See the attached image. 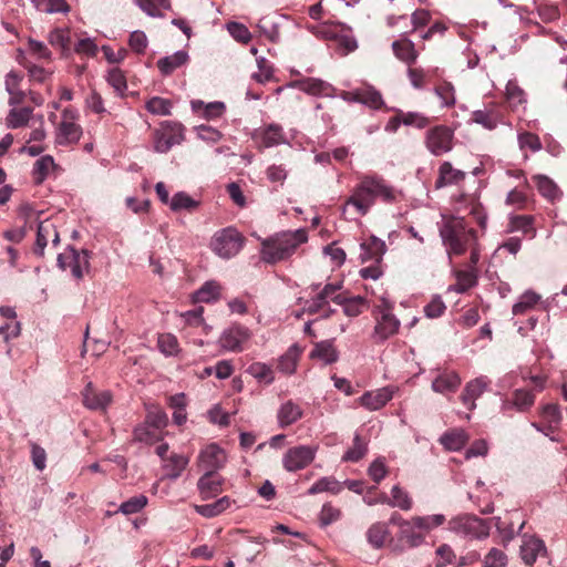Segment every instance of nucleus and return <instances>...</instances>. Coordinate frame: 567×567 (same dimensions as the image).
Instances as JSON below:
<instances>
[{"label": "nucleus", "instance_id": "obj_5", "mask_svg": "<svg viewBox=\"0 0 567 567\" xmlns=\"http://www.w3.org/2000/svg\"><path fill=\"white\" fill-rule=\"evenodd\" d=\"M447 529L458 536L472 539L488 537L491 526L487 520L472 514H460L447 523Z\"/></svg>", "mask_w": 567, "mask_h": 567}, {"label": "nucleus", "instance_id": "obj_48", "mask_svg": "<svg viewBox=\"0 0 567 567\" xmlns=\"http://www.w3.org/2000/svg\"><path fill=\"white\" fill-rule=\"evenodd\" d=\"M413 502L410 494L399 485H394L391 489V502H389V506L398 507L402 511H410Z\"/></svg>", "mask_w": 567, "mask_h": 567}, {"label": "nucleus", "instance_id": "obj_10", "mask_svg": "<svg viewBox=\"0 0 567 567\" xmlns=\"http://www.w3.org/2000/svg\"><path fill=\"white\" fill-rule=\"evenodd\" d=\"M316 453L317 447L311 445L291 447L282 457L284 468L288 472L303 470L315 460Z\"/></svg>", "mask_w": 567, "mask_h": 567}, {"label": "nucleus", "instance_id": "obj_4", "mask_svg": "<svg viewBox=\"0 0 567 567\" xmlns=\"http://www.w3.org/2000/svg\"><path fill=\"white\" fill-rule=\"evenodd\" d=\"M425 542V534L414 517L400 519L395 538L389 542L390 549L395 554H402L408 548H415Z\"/></svg>", "mask_w": 567, "mask_h": 567}, {"label": "nucleus", "instance_id": "obj_60", "mask_svg": "<svg viewBox=\"0 0 567 567\" xmlns=\"http://www.w3.org/2000/svg\"><path fill=\"white\" fill-rule=\"evenodd\" d=\"M517 140L520 150L528 148L532 152H538L543 147L539 137L530 132L518 133Z\"/></svg>", "mask_w": 567, "mask_h": 567}, {"label": "nucleus", "instance_id": "obj_22", "mask_svg": "<svg viewBox=\"0 0 567 567\" xmlns=\"http://www.w3.org/2000/svg\"><path fill=\"white\" fill-rule=\"evenodd\" d=\"M50 238H52L54 245H58L60 241L59 233L54 224L50 220L39 223L34 254L42 256Z\"/></svg>", "mask_w": 567, "mask_h": 567}, {"label": "nucleus", "instance_id": "obj_8", "mask_svg": "<svg viewBox=\"0 0 567 567\" xmlns=\"http://www.w3.org/2000/svg\"><path fill=\"white\" fill-rule=\"evenodd\" d=\"M424 144L432 155L442 156L453 150L454 131L446 125H435L426 131Z\"/></svg>", "mask_w": 567, "mask_h": 567}, {"label": "nucleus", "instance_id": "obj_45", "mask_svg": "<svg viewBox=\"0 0 567 567\" xmlns=\"http://www.w3.org/2000/svg\"><path fill=\"white\" fill-rule=\"evenodd\" d=\"M199 203L185 192H178L171 198L169 207L174 212H192L198 207Z\"/></svg>", "mask_w": 567, "mask_h": 567}, {"label": "nucleus", "instance_id": "obj_20", "mask_svg": "<svg viewBox=\"0 0 567 567\" xmlns=\"http://www.w3.org/2000/svg\"><path fill=\"white\" fill-rule=\"evenodd\" d=\"M546 553L545 543L535 536H524L520 545V558L526 565H534L540 554Z\"/></svg>", "mask_w": 567, "mask_h": 567}, {"label": "nucleus", "instance_id": "obj_53", "mask_svg": "<svg viewBox=\"0 0 567 567\" xmlns=\"http://www.w3.org/2000/svg\"><path fill=\"white\" fill-rule=\"evenodd\" d=\"M157 347L166 357L176 355L179 351L177 338L172 333H163L158 336Z\"/></svg>", "mask_w": 567, "mask_h": 567}, {"label": "nucleus", "instance_id": "obj_55", "mask_svg": "<svg viewBox=\"0 0 567 567\" xmlns=\"http://www.w3.org/2000/svg\"><path fill=\"white\" fill-rule=\"evenodd\" d=\"M147 497L145 495H136L131 497L130 499L123 502L117 512L124 515L136 514L141 512L147 505Z\"/></svg>", "mask_w": 567, "mask_h": 567}, {"label": "nucleus", "instance_id": "obj_19", "mask_svg": "<svg viewBox=\"0 0 567 567\" xmlns=\"http://www.w3.org/2000/svg\"><path fill=\"white\" fill-rule=\"evenodd\" d=\"M83 404L90 410H105L112 401L110 391H95L89 382L82 392Z\"/></svg>", "mask_w": 567, "mask_h": 567}, {"label": "nucleus", "instance_id": "obj_61", "mask_svg": "<svg viewBox=\"0 0 567 567\" xmlns=\"http://www.w3.org/2000/svg\"><path fill=\"white\" fill-rule=\"evenodd\" d=\"M417 524L421 526V529H423L424 534L429 533L435 527H439L443 525L446 520L445 516L443 514H433V515H426V516H415Z\"/></svg>", "mask_w": 567, "mask_h": 567}, {"label": "nucleus", "instance_id": "obj_7", "mask_svg": "<svg viewBox=\"0 0 567 567\" xmlns=\"http://www.w3.org/2000/svg\"><path fill=\"white\" fill-rule=\"evenodd\" d=\"M244 241V237L237 229L226 227L214 234L210 240V248L218 257L230 259L243 249Z\"/></svg>", "mask_w": 567, "mask_h": 567}, {"label": "nucleus", "instance_id": "obj_37", "mask_svg": "<svg viewBox=\"0 0 567 567\" xmlns=\"http://www.w3.org/2000/svg\"><path fill=\"white\" fill-rule=\"evenodd\" d=\"M31 115H32L31 107H21V109L12 107L6 117V125L8 128L23 127L30 121Z\"/></svg>", "mask_w": 567, "mask_h": 567}, {"label": "nucleus", "instance_id": "obj_6", "mask_svg": "<svg viewBox=\"0 0 567 567\" xmlns=\"http://www.w3.org/2000/svg\"><path fill=\"white\" fill-rule=\"evenodd\" d=\"M393 303L385 297H381L380 303L374 308L375 326L373 339L377 343L384 342L394 336L400 328V320L392 313Z\"/></svg>", "mask_w": 567, "mask_h": 567}, {"label": "nucleus", "instance_id": "obj_12", "mask_svg": "<svg viewBox=\"0 0 567 567\" xmlns=\"http://www.w3.org/2000/svg\"><path fill=\"white\" fill-rule=\"evenodd\" d=\"M251 337L248 328L244 326H231L223 331L219 337V346L230 352L243 351V344Z\"/></svg>", "mask_w": 567, "mask_h": 567}, {"label": "nucleus", "instance_id": "obj_57", "mask_svg": "<svg viewBox=\"0 0 567 567\" xmlns=\"http://www.w3.org/2000/svg\"><path fill=\"white\" fill-rule=\"evenodd\" d=\"M107 83L114 89L118 95H123L127 89L126 78L118 68H113L107 73Z\"/></svg>", "mask_w": 567, "mask_h": 567}, {"label": "nucleus", "instance_id": "obj_44", "mask_svg": "<svg viewBox=\"0 0 567 567\" xmlns=\"http://www.w3.org/2000/svg\"><path fill=\"white\" fill-rule=\"evenodd\" d=\"M219 290V285L216 281H207L195 291L193 298L196 302H212L218 299Z\"/></svg>", "mask_w": 567, "mask_h": 567}, {"label": "nucleus", "instance_id": "obj_36", "mask_svg": "<svg viewBox=\"0 0 567 567\" xmlns=\"http://www.w3.org/2000/svg\"><path fill=\"white\" fill-rule=\"evenodd\" d=\"M389 536V528L385 523H374L372 524L367 532L368 543L373 548H382L384 546L385 539Z\"/></svg>", "mask_w": 567, "mask_h": 567}, {"label": "nucleus", "instance_id": "obj_29", "mask_svg": "<svg viewBox=\"0 0 567 567\" xmlns=\"http://www.w3.org/2000/svg\"><path fill=\"white\" fill-rule=\"evenodd\" d=\"M461 384V378L454 371L443 372L432 382V390L437 393L455 392Z\"/></svg>", "mask_w": 567, "mask_h": 567}, {"label": "nucleus", "instance_id": "obj_34", "mask_svg": "<svg viewBox=\"0 0 567 567\" xmlns=\"http://www.w3.org/2000/svg\"><path fill=\"white\" fill-rule=\"evenodd\" d=\"M233 501L229 496H223L219 499L204 505H196L195 511L207 518L216 517L224 513L226 509L230 507Z\"/></svg>", "mask_w": 567, "mask_h": 567}, {"label": "nucleus", "instance_id": "obj_3", "mask_svg": "<svg viewBox=\"0 0 567 567\" xmlns=\"http://www.w3.org/2000/svg\"><path fill=\"white\" fill-rule=\"evenodd\" d=\"M440 236L449 258L452 255H463L476 240V231L468 227L464 218L456 216L444 219L440 226Z\"/></svg>", "mask_w": 567, "mask_h": 567}, {"label": "nucleus", "instance_id": "obj_21", "mask_svg": "<svg viewBox=\"0 0 567 567\" xmlns=\"http://www.w3.org/2000/svg\"><path fill=\"white\" fill-rule=\"evenodd\" d=\"M82 136V127L73 121H61L55 132V143L68 146L76 144Z\"/></svg>", "mask_w": 567, "mask_h": 567}, {"label": "nucleus", "instance_id": "obj_39", "mask_svg": "<svg viewBox=\"0 0 567 567\" xmlns=\"http://www.w3.org/2000/svg\"><path fill=\"white\" fill-rule=\"evenodd\" d=\"M190 104H192L193 111H195V112L198 111L199 109L204 107L203 116L207 120H214V118L220 117L226 110L225 104L219 101H215V102L205 104L200 100H193Z\"/></svg>", "mask_w": 567, "mask_h": 567}, {"label": "nucleus", "instance_id": "obj_33", "mask_svg": "<svg viewBox=\"0 0 567 567\" xmlns=\"http://www.w3.org/2000/svg\"><path fill=\"white\" fill-rule=\"evenodd\" d=\"M329 302L330 300L319 291L315 297L305 302L303 310L309 315H316L322 311L321 317L329 318L331 313L334 312V310L329 307Z\"/></svg>", "mask_w": 567, "mask_h": 567}, {"label": "nucleus", "instance_id": "obj_40", "mask_svg": "<svg viewBox=\"0 0 567 567\" xmlns=\"http://www.w3.org/2000/svg\"><path fill=\"white\" fill-rule=\"evenodd\" d=\"M540 300V296L535 291L527 290L520 295L518 301L513 306V313L515 316L524 315L533 309Z\"/></svg>", "mask_w": 567, "mask_h": 567}, {"label": "nucleus", "instance_id": "obj_25", "mask_svg": "<svg viewBox=\"0 0 567 567\" xmlns=\"http://www.w3.org/2000/svg\"><path fill=\"white\" fill-rule=\"evenodd\" d=\"M303 415V411L301 406L293 402L292 400H288L284 402L277 413L278 424L280 427H287L297 421H299Z\"/></svg>", "mask_w": 567, "mask_h": 567}, {"label": "nucleus", "instance_id": "obj_59", "mask_svg": "<svg viewBox=\"0 0 567 567\" xmlns=\"http://www.w3.org/2000/svg\"><path fill=\"white\" fill-rule=\"evenodd\" d=\"M401 112V121L405 126L424 128L430 124L429 117L419 112Z\"/></svg>", "mask_w": 567, "mask_h": 567}, {"label": "nucleus", "instance_id": "obj_27", "mask_svg": "<svg viewBox=\"0 0 567 567\" xmlns=\"http://www.w3.org/2000/svg\"><path fill=\"white\" fill-rule=\"evenodd\" d=\"M189 61V55L184 50H178L171 55H166L161 58L156 65L162 73V75L167 76L171 75L176 69L187 64Z\"/></svg>", "mask_w": 567, "mask_h": 567}, {"label": "nucleus", "instance_id": "obj_41", "mask_svg": "<svg viewBox=\"0 0 567 567\" xmlns=\"http://www.w3.org/2000/svg\"><path fill=\"white\" fill-rule=\"evenodd\" d=\"M355 99L372 109H380L383 105L381 93L370 86L357 90Z\"/></svg>", "mask_w": 567, "mask_h": 567}, {"label": "nucleus", "instance_id": "obj_35", "mask_svg": "<svg viewBox=\"0 0 567 567\" xmlns=\"http://www.w3.org/2000/svg\"><path fill=\"white\" fill-rule=\"evenodd\" d=\"M392 50L398 59L408 64H412L417 58L414 43L406 38L394 41Z\"/></svg>", "mask_w": 567, "mask_h": 567}, {"label": "nucleus", "instance_id": "obj_38", "mask_svg": "<svg viewBox=\"0 0 567 567\" xmlns=\"http://www.w3.org/2000/svg\"><path fill=\"white\" fill-rule=\"evenodd\" d=\"M342 491V483L336 480L332 476H326L318 480L312 486L308 489L309 495H316L323 492H329L332 494H339Z\"/></svg>", "mask_w": 567, "mask_h": 567}, {"label": "nucleus", "instance_id": "obj_15", "mask_svg": "<svg viewBox=\"0 0 567 567\" xmlns=\"http://www.w3.org/2000/svg\"><path fill=\"white\" fill-rule=\"evenodd\" d=\"M300 91L316 96H333L336 89L328 82L316 78H307L290 84Z\"/></svg>", "mask_w": 567, "mask_h": 567}, {"label": "nucleus", "instance_id": "obj_31", "mask_svg": "<svg viewBox=\"0 0 567 567\" xmlns=\"http://www.w3.org/2000/svg\"><path fill=\"white\" fill-rule=\"evenodd\" d=\"M468 440H470V436L464 430L455 429V430L445 432L440 437V443L447 451L457 452L465 446V444L468 442Z\"/></svg>", "mask_w": 567, "mask_h": 567}, {"label": "nucleus", "instance_id": "obj_11", "mask_svg": "<svg viewBox=\"0 0 567 567\" xmlns=\"http://www.w3.org/2000/svg\"><path fill=\"white\" fill-rule=\"evenodd\" d=\"M471 121L488 131L495 130L499 124H505L502 107L495 102H489L483 109L473 111Z\"/></svg>", "mask_w": 567, "mask_h": 567}, {"label": "nucleus", "instance_id": "obj_23", "mask_svg": "<svg viewBox=\"0 0 567 567\" xmlns=\"http://www.w3.org/2000/svg\"><path fill=\"white\" fill-rule=\"evenodd\" d=\"M488 385V381L485 377L476 378L470 381L461 394V401L468 410L476 408L475 400L478 399Z\"/></svg>", "mask_w": 567, "mask_h": 567}, {"label": "nucleus", "instance_id": "obj_2", "mask_svg": "<svg viewBox=\"0 0 567 567\" xmlns=\"http://www.w3.org/2000/svg\"><path fill=\"white\" fill-rule=\"evenodd\" d=\"M308 240V234L300 228L284 231L261 241V259L267 264H277L289 258L299 245Z\"/></svg>", "mask_w": 567, "mask_h": 567}, {"label": "nucleus", "instance_id": "obj_16", "mask_svg": "<svg viewBox=\"0 0 567 567\" xmlns=\"http://www.w3.org/2000/svg\"><path fill=\"white\" fill-rule=\"evenodd\" d=\"M224 478L214 471H206L199 477L197 487L203 499H210L223 492Z\"/></svg>", "mask_w": 567, "mask_h": 567}, {"label": "nucleus", "instance_id": "obj_30", "mask_svg": "<svg viewBox=\"0 0 567 567\" xmlns=\"http://www.w3.org/2000/svg\"><path fill=\"white\" fill-rule=\"evenodd\" d=\"M70 267L74 278L81 279L90 267V252L85 249L76 250L70 247Z\"/></svg>", "mask_w": 567, "mask_h": 567}, {"label": "nucleus", "instance_id": "obj_50", "mask_svg": "<svg viewBox=\"0 0 567 567\" xmlns=\"http://www.w3.org/2000/svg\"><path fill=\"white\" fill-rule=\"evenodd\" d=\"M247 372L260 382L271 384L275 380L272 369L262 362H254L247 368Z\"/></svg>", "mask_w": 567, "mask_h": 567}, {"label": "nucleus", "instance_id": "obj_24", "mask_svg": "<svg viewBox=\"0 0 567 567\" xmlns=\"http://www.w3.org/2000/svg\"><path fill=\"white\" fill-rule=\"evenodd\" d=\"M360 258L363 262L374 260L377 264H380L383 255L386 252V245L384 240L371 236L367 241L360 245Z\"/></svg>", "mask_w": 567, "mask_h": 567}, {"label": "nucleus", "instance_id": "obj_26", "mask_svg": "<svg viewBox=\"0 0 567 567\" xmlns=\"http://www.w3.org/2000/svg\"><path fill=\"white\" fill-rule=\"evenodd\" d=\"M256 137L261 147L269 148L286 143L282 127L278 124H269L264 130L256 133Z\"/></svg>", "mask_w": 567, "mask_h": 567}, {"label": "nucleus", "instance_id": "obj_49", "mask_svg": "<svg viewBox=\"0 0 567 567\" xmlns=\"http://www.w3.org/2000/svg\"><path fill=\"white\" fill-rule=\"evenodd\" d=\"M368 452V444L359 434L353 437V445L342 456V462H359Z\"/></svg>", "mask_w": 567, "mask_h": 567}, {"label": "nucleus", "instance_id": "obj_32", "mask_svg": "<svg viewBox=\"0 0 567 567\" xmlns=\"http://www.w3.org/2000/svg\"><path fill=\"white\" fill-rule=\"evenodd\" d=\"M188 462L189 460L185 455L173 453L169 457H167V460H164V477L169 480L178 478L182 472L186 468Z\"/></svg>", "mask_w": 567, "mask_h": 567}, {"label": "nucleus", "instance_id": "obj_13", "mask_svg": "<svg viewBox=\"0 0 567 567\" xmlns=\"http://www.w3.org/2000/svg\"><path fill=\"white\" fill-rule=\"evenodd\" d=\"M198 461L199 466L206 471L217 472L225 465L227 456L219 445L210 443L200 451Z\"/></svg>", "mask_w": 567, "mask_h": 567}, {"label": "nucleus", "instance_id": "obj_56", "mask_svg": "<svg viewBox=\"0 0 567 567\" xmlns=\"http://www.w3.org/2000/svg\"><path fill=\"white\" fill-rule=\"evenodd\" d=\"M534 219L532 216H515L511 219V227L513 230H519L530 238L536 236V229L533 226Z\"/></svg>", "mask_w": 567, "mask_h": 567}, {"label": "nucleus", "instance_id": "obj_42", "mask_svg": "<svg viewBox=\"0 0 567 567\" xmlns=\"http://www.w3.org/2000/svg\"><path fill=\"white\" fill-rule=\"evenodd\" d=\"M505 97L513 110L526 103L525 92L519 87L516 80H509L507 82L505 87Z\"/></svg>", "mask_w": 567, "mask_h": 567}, {"label": "nucleus", "instance_id": "obj_1", "mask_svg": "<svg viewBox=\"0 0 567 567\" xmlns=\"http://www.w3.org/2000/svg\"><path fill=\"white\" fill-rule=\"evenodd\" d=\"M401 192L390 185L382 176L370 173L359 176L350 196L342 206V214L348 219L357 216H365L380 199L385 204H394L399 200Z\"/></svg>", "mask_w": 567, "mask_h": 567}, {"label": "nucleus", "instance_id": "obj_63", "mask_svg": "<svg viewBox=\"0 0 567 567\" xmlns=\"http://www.w3.org/2000/svg\"><path fill=\"white\" fill-rule=\"evenodd\" d=\"M341 516V512L339 508L332 506L330 503L323 504L320 514L319 522L322 527L329 526L332 523L337 522Z\"/></svg>", "mask_w": 567, "mask_h": 567}, {"label": "nucleus", "instance_id": "obj_64", "mask_svg": "<svg viewBox=\"0 0 567 567\" xmlns=\"http://www.w3.org/2000/svg\"><path fill=\"white\" fill-rule=\"evenodd\" d=\"M538 17L545 23H550L559 19L560 12L557 6L550 3H540L536 7Z\"/></svg>", "mask_w": 567, "mask_h": 567}, {"label": "nucleus", "instance_id": "obj_47", "mask_svg": "<svg viewBox=\"0 0 567 567\" xmlns=\"http://www.w3.org/2000/svg\"><path fill=\"white\" fill-rule=\"evenodd\" d=\"M55 166L51 155L40 157L33 166V178L37 184H41L49 175L50 171Z\"/></svg>", "mask_w": 567, "mask_h": 567}, {"label": "nucleus", "instance_id": "obj_62", "mask_svg": "<svg viewBox=\"0 0 567 567\" xmlns=\"http://www.w3.org/2000/svg\"><path fill=\"white\" fill-rule=\"evenodd\" d=\"M340 305L348 317H357L363 311L365 300L363 297L357 296L349 299L344 298V302Z\"/></svg>", "mask_w": 567, "mask_h": 567}, {"label": "nucleus", "instance_id": "obj_52", "mask_svg": "<svg viewBox=\"0 0 567 567\" xmlns=\"http://www.w3.org/2000/svg\"><path fill=\"white\" fill-rule=\"evenodd\" d=\"M172 106L173 104L169 100L159 96L150 99L145 104L146 110L151 114L161 116L169 115Z\"/></svg>", "mask_w": 567, "mask_h": 567}, {"label": "nucleus", "instance_id": "obj_58", "mask_svg": "<svg viewBox=\"0 0 567 567\" xmlns=\"http://www.w3.org/2000/svg\"><path fill=\"white\" fill-rule=\"evenodd\" d=\"M507 564V555L498 548H492L485 555L482 567H506Z\"/></svg>", "mask_w": 567, "mask_h": 567}, {"label": "nucleus", "instance_id": "obj_14", "mask_svg": "<svg viewBox=\"0 0 567 567\" xmlns=\"http://www.w3.org/2000/svg\"><path fill=\"white\" fill-rule=\"evenodd\" d=\"M396 388L388 385L374 391H367L360 396V404L369 411H378L392 400Z\"/></svg>", "mask_w": 567, "mask_h": 567}, {"label": "nucleus", "instance_id": "obj_51", "mask_svg": "<svg viewBox=\"0 0 567 567\" xmlns=\"http://www.w3.org/2000/svg\"><path fill=\"white\" fill-rule=\"evenodd\" d=\"M435 95L441 101L442 107H452L456 103L455 89L452 83L443 82L434 87Z\"/></svg>", "mask_w": 567, "mask_h": 567}, {"label": "nucleus", "instance_id": "obj_43", "mask_svg": "<svg viewBox=\"0 0 567 567\" xmlns=\"http://www.w3.org/2000/svg\"><path fill=\"white\" fill-rule=\"evenodd\" d=\"M48 41L52 47L66 52L70 49L71 42L70 30L68 28H55L50 31Z\"/></svg>", "mask_w": 567, "mask_h": 567}, {"label": "nucleus", "instance_id": "obj_28", "mask_svg": "<svg viewBox=\"0 0 567 567\" xmlns=\"http://www.w3.org/2000/svg\"><path fill=\"white\" fill-rule=\"evenodd\" d=\"M310 357L323 364H331L338 361L339 352L333 344V340H323L315 344Z\"/></svg>", "mask_w": 567, "mask_h": 567}, {"label": "nucleus", "instance_id": "obj_54", "mask_svg": "<svg viewBox=\"0 0 567 567\" xmlns=\"http://www.w3.org/2000/svg\"><path fill=\"white\" fill-rule=\"evenodd\" d=\"M514 406L519 412L529 410L535 403V394L533 391L517 389L513 393Z\"/></svg>", "mask_w": 567, "mask_h": 567}, {"label": "nucleus", "instance_id": "obj_9", "mask_svg": "<svg viewBox=\"0 0 567 567\" xmlns=\"http://www.w3.org/2000/svg\"><path fill=\"white\" fill-rule=\"evenodd\" d=\"M184 126L177 122H163L154 133V150L157 153H167L173 146L181 144L184 136Z\"/></svg>", "mask_w": 567, "mask_h": 567}, {"label": "nucleus", "instance_id": "obj_17", "mask_svg": "<svg viewBox=\"0 0 567 567\" xmlns=\"http://www.w3.org/2000/svg\"><path fill=\"white\" fill-rule=\"evenodd\" d=\"M439 175L435 181L436 188H443L453 185H460L466 177L464 171L454 168L452 163L444 161L439 167Z\"/></svg>", "mask_w": 567, "mask_h": 567}, {"label": "nucleus", "instance_id": "obj_18", "mask_svg": "<svg viewBox=\"0 0 567 567\" xmlns=\"http://www.w3.org/2000/svg\"><path fill=\"white\" fill-rule=\"evenodd\" d=\"M538 193L547 202L554 204L563 198V190L558 185L547 175L537 174L532 177Z\"/></svg>", "mask_w": 567, "mask_h": 567}, {"label": "nucleus", "instance_id": "obj_46", "mask_svg": "<svg viewBox=\"0 0 567 567\" xmlns=\"http://www.w3.org/2000/svg\"><path fill=\"white\" fill-rule=\"evenodd\" d=\"M299 351L296 346H291L286 353L278 360V370L285 374H292L296 371Z\"/></svg>", "mask_w": 567, "mask_h": 567}]
</instances>
